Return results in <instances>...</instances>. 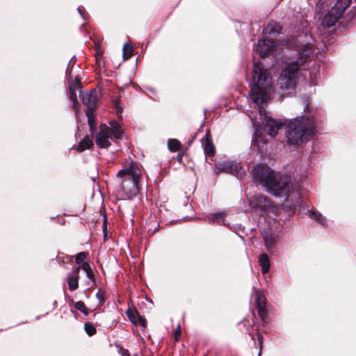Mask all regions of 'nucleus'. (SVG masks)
<instances>
[{"instance_id":"obj_12","label":"nucleus","mask_w":356,"mask_h":356,"mask_svg":"<svg viewBox=\"0 0 356 356\" xmlns=\"http://www.w3.org/2000/svg\"><path fill=\"white\" fill-rule=\"evenodd\" d=\"M202 145L206 156L212 157L215 155L216 148L209 131H208L204 138L202 139Z\"/></svg>"},{"instance_id":"obj_5","label":"nucleus","mask_w":356,"mask_h":356,"mask_svg":"<svg viewBox=\"0 0 356 356\" xmlns=\"http://www.w3.org/2000/svg\"><path fill=\"white\" fill-rule=\"evenodd\" d=\"M123 134L122 128L116 121L110 122L109 126L102 124L95 137L96 144L100 148H108L111 145V141L114 138L122 139Z\"/></svg>"},{"instance_id":"obj_2","label":"nucleus","mask_w":356,"mask_h":356,"mask_svg":"<svg viewBox=\"0 0 356 356\" xmlns=\"http://www.w3.org/2000/svg\"><path fill=\"white\" fill-rule=\"evenodd\" d=\"M316 132V122L314 115L309 112L289 122L286 138L290 145L299 146L307 142Z\"/></svg>"},{"instance_id":"obj_16","label":"nucleus","mask_w":356,"mask_h":356,"mask_svg":"<svg viewBox=\"0 0 356 356\" xmlns=\"http://www.w3.org/2000/svg\"><path fill=\"white\" fill-rule=\"evenodd\" d=\"M79 88L80 83L77 80L70 83V91L68 96L70 99L73 102V108L74 110L76 109V104H78L76 98V90H79Z\"/></svg>"},{"instance_id":"obj_14","label":"nucleus","mask_w":356,"mask_h":356,"mask_svg":"<svg viewBox=\"0 0 356 356\" xmlns=\"http://www.w3.org/2000/svg\"><path fill=\"white\" fill-rule=\"evenodd\" d=\"M341 17L332 9L323 17L322 19V25L324 27L330 28L335 24Z\"/></svg>"},{"instance_id":"obj_21","label":"nucleus","mask_w":356,"mask_h":356,"mask_svg":"<svg viewBox=\"0 0 356 356\" xmlns=\"http://www.w3.org/2000/svg\"><path fill=\"white\" fill-rule=\"evenodd\" d=\"M226 216V213L224 212H218L216 213L211 214L209 216V221L213 222H217L218 224H222L226 225L225 222V218Z\"/></svg>"},{"instance_id":"obj_1","label":"nucleus","mask_w":356,"mask_h":356,"mask_svg":"<svg viewBox=\"0 0 356 356\" xmlns=\"http://www.w3.org/2000/svg\"><path fill=\"white\" fill-rule=\"evenodd\" d=\"M313 54V46L306 44L300 49L298 60L289 63L284 67L278 79V85L283 92L291 93L294 90L300 70L305 69V65Z\"/></svg>"},{"instance_id":"obj_8","label":"nucleus","mask_w":356,"mask_h":356,"mask_svg":"<svg viewBox=\"0 0 356 356\" xmlns=\"http://www.w3.org/2000/svg\"><path fill=\"white\" fill-rule=\"evenodd\" d=\"M249 204L252 209L266 211L271 207V202L266 196L257 194L249 199Z\"/></svg>"},{"instance_id":"obj_33","label":"nucleus","mask_w":356,"mask_h":356,"mask_svg":"<svg viewBox=\"0 0 356 356\" xmlns=\"http://www.w3.org/2000/svg\"><path fill=\"white\" fill-rule=\"evenodd\" d=\"M259 317L264 321L266 317V306L257 307Z\"/></svg>"},{"instance_id":"obj_31","label":"nucleus","mask_w":356,"mask_h":356,"mask_svg":"<svg viewBox=\"0 0 356 356\" xmlns=\"http://www.w3.org/2000/svg\"><path fill=\"white\" fill-rule=\"evenodd\" d=\"M95 107H88L86 111V116L88 117V120L89 124L92 127V121L94 120L93 115V110Z\"/></svg>"},{"instance_id":"obj_18","label":"nucleus","mask_w":356,"mask_h":356,"mask_svg":"<svg viewBox=\"0 0 356 356\" xmlns=\"http://www.w3.org/2000/svg\"><path fill=\"white\" fill-rule=\"evenodd\" d=\"M281 29L282 27L278 23L270 22L264 28L263 31L269 35H276L280 33Z\"/></svg>"},{"instance_id":"obj_29","label":"nucleus","mask_w":356,"mask_h":356,"mask_svg":"<svg viewBox=\"0 0 356 356\" xmlns=\"http://www.w3.org/2000/svg\"><path fill=\"white\" fill-rule=\"evenodd\" d=\"M84 329H85V331L86 332V333L89 335V336H92L94 335L97 330H96V328L95 327V326L90 323H86L84 324Z\"/></svg>"},{"instance_id":"obj_6","label":"nucleus","mask_w":356,"mask_h":356,"mask_svg":"<svg viewBox=\"0 0 356 356\" xmlns=\"http://www.w3.org/2000/svg\"><path fill=\"white\" fill-rule=\"evenodd\" d=\"M291 187V179L290 176L278 175L276 173L275 177L266 187V190L273 195L277 197L284 196L287 200Z\"/></svg>"},{"instance_id":"obj_24","label":"nucleus","mask_w":356,"mask_h":356,"mask_svg":"<svg viewBox=\"0 0 356 356\" xmlns=\"http://www.w3.org/2000/svg\"><path fill=\"white\" fill-rule=\"evenodd\" d=\"M257 307L266 306V300L264 293L260 291H257L255 293Z\"/></svg>"},{"instance_id":"obj_22","label":"nucleus","mask_w":356,"mask_h":356,"mask_svg":"<svg viewBox=\"0 0 356 356\" xmlns=\"http://www.w3.org/2000/svg\"><path fill=\"white\" fill-rule=\"evenodd\" d=\"M56 261L61 266L65 267V264H72L73 259L72 256L65 255L63 253H59L56 256Z\"/></svg>"},{"instance_id":"obj_37","label":"nucleus","mask_w":356,"mask_h":356,"mask_svg":"<svg viewBox=\"0 0 356 356\" xmlns=\"http://www.w3.org/2000/svg\"><path fill=\"white\" fill-rule=\"evenodd\" d=\"M113 104L115 105V108L118 109V113H119L120 111H122V108H120V106H119V102H118V99L113 101Z\"/></svg>"},{"instance_id":"obj_35","label":"nucleus","mask_w":356,"mask_h":356,"mask_svg":"<svg viewBox=\"0 0 356 356\" xmlns=\"http://www.w3.org/2000/svg\"><path fill=\"white\" fill-rule=\"evenodd\" d=\"M119 352L122 355V356H129V351L126 349L122 348V347L120 348Z\"/></svg>"},{"instance_id":"obj_20","label":"nucleus","mask_w":356,"mask_h":356,"mask_svg":"<svg viewBox=\"0 0 356 356\" xmlns=\"http://www.w3.org/2000/svg\"><path fill=\"white\" fill-rule=\"evenodd\" d=\"M259 263L261 267V272L263 274H266L269 271L270 269V261L269 258L266 253H262L260 254L259 258Z\"/></svg>"},{"instance_id":"obj_38","label":"nucleus","mask_w":356,"mask_h":356,"mask_svg":"<svg viewBox=\"0 0 356 356\" xmlns=\"http://www.w3.org/2000/svg\"><path fill=\"white\" fill-rule=\"evenodd\" d=\"M182 157H183V154H178L177 156V160L179 161V162H181L182 161Z\"/></svg>"},{"instance_id":"obj_30","label":"nucleus","mask_w":356,"mask_h":356,"mask_svg":"<svg viewBox=\"0 0 356 356\" xmlns=\"http://www.w3.org/2000/svg\"><path fill=\"white\" fill-rule=\"evenodd\" d=\"M74 307L83 313L84 314L87 315L88 312L86 309V306L85 303L82 301H78L74 304Z\"/></svg>"},{"instance_id":"obj_28","label":"nucleus","mask_w":356,"mask_h":356,"mask_svg":"<svg viewBox=\"0 0 356 356\" xmlns=\"http://www.w3.org/2000/svg\"><path fill=\"white\" fill-rule=\"evenodd\" d=\"M309 216L312 218L318 221L319 223L322 224L323 225L325 223V219L322 215L319 213H316L315 211H309Z\"/></svg>"},{"instance_id":"obj_15","label":"nucleus","mask_w":356,"mask_h":356,"mask_svg":"<svg viewBox=\"0 0 356 356\" xmlns=\"http://www.w3.org/2000/svg\"><path fill=\"white\" fill-rule=\"evenodd\" d=\"M129 320L136 325H139L143 328L147 326V321L145 318L139 314L137 311H129L127 312Z\"/></svg>"},{"instance_id":"obj_19","label":"nucleus","mask_w":356,"mask_h":356,"mask_svg":"<svg viewBox=\"0 0 356 356\" xmlns=\"http://www.w3.org/2000/svg\"><path fill=\"white\" fill-rule=\"evenodd\" d=\"M92 145L93 143L92 140L88 136H86L79 142L77 145L74 147V149H76L79 152H81L86 149H89L92 146Z\"/></svg>"},{"instance_id":"obj_9","label":"nucleus","mask_w":356,"mask_h":356,"mask_svg":"<svg viewBox=\"0 0 356 356\" xmlns=\"http://www.w3.org/2000/svg\"><path fill=\"white\" fill-rule=\"evenodd\" d=\"M99 92L93 89L90 92H83L79 90V97L83 104L88 107H95L99 99Z\"/></svg>"},{"instance_id":"obj_17","label":"nucleus","mask_w":356,"mask_h":356,"mask_svg":"<svg viewBox=\"0 0 356 356\" xmlns=\"http://www.w3.org/2000/svg\"><path fill=\"white\" fill-rule=\"evenodd\" d=\"M352 0H338L331 9L341 17L346 8L350 6Z\"/></svg>"},{"instance_id":"obj_3","label":"nucleus","mask_w":356,"mask_h":356,"mask_svg":"<svg viewBox=\"0 0 356 356\" xmlns=\"http://www.w3.org/2000/svg\"><path fill=\"white\" fill-rule=\"evenodd\" d=\"M270 88V79L267 74V70L260 63H254L251 88V97L254 103L257 106L264 104L269 97L268 91Z\"/></svg>"},{"instance_id":"obj_39","label":"nucleus","mask_w":356,"mask_h":356,"mask_svg":"<svg viewBox=\"0 0 356 356\" xmlns=\"http://www.w3.org/2000/svg\"><path fill=\"white\" fill-rule=\"evenodd\" d=\"M82 9H83V7H81V6H79V7L78 8V9H77V10H78V11H79V13H80V15H81V16H83V14H82Z\"/></svg>"},{"instance_id":"obj_11","label":"nucleus","mask_w":356,"mask_h":356,"mask_svg":"<svg viewBox=\"0 0 356 356\" xmlns=\"http://www.w3.org/2000/svg\"><path fill=\"white\" fill-rule=\"evenodd\" d=\"M264 130L272 137L275 136L278 131L282 126L281 122L277 121L270 117H266L264 120Z\"/></svg>"},{"instance_id":"obj_4","label":"nucleus","mask_w":356,"mask_h":356,"mask_svg":"<svg viewBox=\"0 0 356 356\" xmlns=\"http://www.w3.org/2000/svg\"><path fill=\"white\" fill-rule=\"evenodd\" d=\"M140 176L141 171L134 161L129 162L127 166L118 172L117 177L120 179L121 188L128 198H131L138 192Z\"/></svg>"},{"instance_id":"obj_36","label":"nucleus","mask_w":356,"mask_h":356,"mask_svg":"<svg viewBox=\"0 0 356 356\" xmlns=\"http://www.w3.org/2000/svg\"><path fill=\"white\" fill-rule=\"evenodd\" d=\"M179 336H180V327L179 326L175 333V339L176 341H178L179 339Z\"/></svg>"},{"instance_id":"obj_10","label":"nucleus","mask_w":356,"mask_h":356,"mask_svg":"<svg viewBox=\"0 0 356 356\" xmlns=\"http://www.w3.org/2000/svg\"><path fill=\"white\" fill-rule=\"evenodd\" d=\"M275 42L271 40H259L257 43V51L261 58H265L275 50Z\"/></svg>"},{"instance_id":"obj_23","label":"nucleus","mask_w":356,"mask_h":356,"mask_svg":"<svg viewBox=\"0 0 356 356\" xmlns=\"http://www.w3.org/2000/svg\"><path fill=\"white\" fill-rule=\"evenodd\" d=\"M264 243L266 250L270 252L275 248V239L271 235L265 234L264 236Z\"/></svg>"},{"instance_id":"obj_13","label":"nucleus","mask_w":356,"mask_h":356,"mask_svg":"<svg viewBox=\"0 0 356 356\" xmlns=\"http://www.w3.org/2000/svg\"><path fill=\"white\" fill-rule=\"evenodd\" d=\"M81 267H76L72 275H69L67 277V282L68 284L69 290L71 291H75L79 288V271Z\"/></svg>"},{"instance_id":"obj_25","label":"nucleus","mask_w":356,"mask_h":356,"mask_svg":"<svg viewBox=\"0 0 356 356\" xmlns=\"http://www.w3.org/2000/svg\"><path fill=\"white\" fill-rule=\"evenodd\" d=\"M123 57L125 60L130 58L134 52V48L131 44L126 43L123 46Z\"/></svg>"},{"instance_id":"obj_27","label":"nucleus","mask_w":356,"mask_h":356,"mask_svg":"<svg viewBox=\"0 0 356 356\" xmlns=\"http://www.w3.org/2000/svg\"><path fill=\"white\" fill-rule=\"evenodd\" d=\"M80 267L83 270H84L86 272L87 277L90 280H94V273H93L92 270L91 269L88 263L83 262Z\"/></svg>"},{"instance_id":"obj_7","label":"nucleus","mask_w":356,"mask_h":356,"mask_svg":"<svg viewBox=\"0 0 356 356\" xmlns=\"http://www.w3.org/2000/svg\"><path fill=\"white\" fill-rule=\"evenodd\" d=\"M275 174L270 167L265 164H258L252 170L254 179L266 188L275 177Z\"/></svg>"},{"instance_id":"obj_34","label":"nucleus","mask_w":356,"mask_h":356,"mask_svg":"<svg viewBox=\"0 0 356 356\" xmlns=\"http://www.w3.org/2000/svg\"><path fill=\"white\" fill-rule=\"evenodd\" d=\"M96 296L100 302H102L104 301L105 296H104V292L103 291H99L97 293Z\"/></svg>"},{"instance_id":"obj_26","label":"nucleus","mask_w":356,"mask_h":356,"mask_svg":"<svg viewBox=\"0 0 356 356\" xmlns=\"http://www.w3.org/2000/svg\"><path fill=\"white\" fill-rule=\"evenodd\" d=\"M168 149L171 152H176L181 147V143L177 139H170L168 141Z\"/></svg>"},{"instance_id":"obj_32","label":"nucleus","mask_w":356,"mask_h":356,"mask_svg":"<svg viewBox=\"0 0 356 356\" xmlns=\"http://www.w3.org/2000/svg\"><path fill=\"white\" fill-rule=\"evenodd\" d=\"M86 255L83 252L78 253L75 257V261L77 264H81L84 262V259H86Z\"/></svg>"},{"instance_id":"obj_40","label":"nucleus","mask_w":356,"mask_h":356,"mask_svg":"<svg viewBox=\"0 0 356 356\" xmlns=\"http://www.w3.org/2000/svg\"><path fill=\"white\" fill-rule=\"evenodd\" d=\"M257 338L259 340V339H261L262 338V336L261 334H258L257 335Z\"/></svg>"}]
</instances>
